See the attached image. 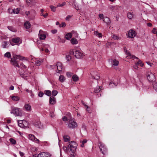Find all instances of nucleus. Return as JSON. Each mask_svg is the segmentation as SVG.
Instances as JSON below:
<instances>
[{"instance_id":"obj_60","label":"nucleus","mask_w":157,"mask_h":157,"mask_svg":"<svg viewBox=\"0 0 157 157\" xmlns=\"http://www.w3.org/2000/svg\"><path fill=\"white\" fill-rule=\"evenodd\" d=\"M66 26V24L65 23L63 22L62 23V24L60 25V27H65Z\"/></svg>"},{"instance_id":"obj_10","label":"nucleus","mask_w":157,"mask_h":157,"mask_svg":"<svg viewBox=\"0 0 157 157\" xmlns=\"http://www.w3.org/2000/svg\"><path fill=\"white\" fill-rule=\"evenodd\" d=\"M23 109L25 110L27 112H30L31 110V106L29 103L25 104Z\"/></svg>"},{"instance_id":"obj_14","label":"nucleus","mask_w":157,"mask_h":157,"mask_svg":"<svg viewBox=\"0 0 157 157\" xmlns=\"http://www.w3.org/2000/svg\"><path fill=\"white\" fill-rule=\"evenodd\" d=\"M43 32V31L41 30H40L39 32V36L40 40H44L46 37V35L45 34L42 33Z\"/></svg>"},{"instance_id":"obj_8","label":"nucleus","mask_w":157,"mask_h":157,"mask_svg":"<svg viewBox=\"0 0 157 157\" xmlns=\"http://www.w3.org/2000/svg\"><path fill=\"white\" fill-rule=\"evenodd\" d=\"M29 139L36 143H39L40 142L39 140L37 139L35 136L33 134H29L28 136Z\"/></svg>"},{"instance_id":"obj_30","label":"nucleus","mask_w":157,"mask_h":157,"mask_svg":"<svg viewBox=\"0 0 157 157\" xmlns=\"http://www.w3.org/2000/svg\"><path fill=\"white\" fill-rule=\"evenodd\" d=\"M72 78L74 81L76 82L78 80V76L75 75H73Z\"/></svg>"},{"instance_id":"obj_21","label":"nucleus","mask_w":157,"mask_h":157,"mask_svg":"<svg viewBox=\"0 0 157 157\" xmlns=\"http://www.w3.org/2000/svg\"><path fill=\"white\" fill-rule=\"evenodd\" d=\"M71 43L72 44H76L78 43V41L75 38H72L71 40Z\"/></svg>"},{"instance_id":"obj_49","label":"nucleus","mask_w":157,"mask_h":157,"mask_svg":"<svg viewBox=\"0 0 157 157\" xmlns=\"http://www.w3.org/2000/svg\"><path fill=\"white\" fill-rule=\"evenodd\" d=\"M87 142V140L86 139L84 140L82 142V144L81 145V146L82 147H83L84 146V144L85 143H86Z\"/></svg>"},{"instance_id":"obj_3","label":"nucleus","mask_w":157,"mask_h":157,"mask_svg":"<svg viewBox=\"0 0 157 157\" xmlns=\"http://www.w3.org/2000/svg\"><path fill=\"white\" fill-rule=\"evenodd\" d=\"M67 126L68 128H74L76 127L77 126V123L74 121V119L72 118L70 119H68Z\"/></svg>"},{"instance_id":"obj_16","label":"nucleus","mask_w":157,"mask_h":157,"mask_svg":"<svg viewBox=\"0 0 157 157\" xmlns=\"http://www.w3.org/2000/svg\"><path fill=\"white\" fill-rule=\"evenodd\" d=\"M9 42L8 41H3L2 43V47L3 48H7L9 46Z\"/></svg>"},{"instance_id":"obj_11","label":"nucleus","mask_w":157,"mask_h":157,"mask_svg":"<svg viewBox=\"0 0 157 157\" xmlns=\"http://www.w3.org/2000/svg\"><path fill=\"white\" fill-rule=\"evenodd\" d=\"M20 40V39L18 37H16L13 38L11 39V40L10 41V44L12 45L13 46L14 45V43H18Z\"/></svg>"},{"instance_id":"obj_43","label":"nucleus","mask_w":157,"mask_h":157,"mask_svg":"<svg viewBox=\"0 0 157 157\" xmlns=\"http://www.w3.org/2000/svg\"><path fill=\"white\" fill-rule=\"evenodd\" d=\"M30 74H30H29V75H27L25 73L24 74H21L20 75L23 78H24L25 79L26 77H27L29 76V74Z\"/></svg>"},{"instance_id":"obj_53","label":"nucleus","mask_w":157,"mask_h":157,"mask_svg":"<svg viewBox=\"0 0 157 157\" xmlns=\"http://www.w3.org/2000/svg\"><path fill=\"white\" fill-rule=\"evenodd\" d=\"M21 67V68H26L27 67L23 63H22L20 64Z\"/></svg>"},{"instance_id":"obj_44","label":"nucleus","mask_w":157,"mask_h":157,"mask_svg":"<svg viewBox=\"0 0 157 157\" xmlns=\"http://www.w3.org/2000/svg\"><path fill=\"white\" fill-rule=\"evenodd\" d=\"M47 67L50 69H54L56 68V66L55 65H48L47 66Z\"/></svg>"},{"instance_id":"obj_34","label":"nucleus","mask_w":157,"mask_h":157,"mask_svg":"<svg viewBox=\"0 0 157 157\" xmlns=\"http://www.w3.org/2000/svg\"><path fill=\"white\" fill-rule=\"evenodd\" d=\"M44 93L45 94L48 96H50L51 95V91L49 90H45Z\"/></svg>"},{"instance_id":"obj_42","label":"nucleus","mask_w":157,"mask_h":157,"mask_svg":"<svg viewBox=\"0 0 157 157\" xmlns=\"http://www.w3.org/2000/svg\"><path fill=\"white\" fill-rule=\"evenodd\" d=\"M66 4L65 2H63L62 3H59L57 5V7H63L65 6Z\"/></svg>"},{"instance_id":"obj_17","label":"nucleus","mask_w":157,"mask_h":157,"mask_svg":"<svg viewBox=\"0 0 157 157\" xmlns=\"http://www.w3.org/2000/svg\"><path fill=\"white\" fill-rule=\"evenodd\" d=\"M103 87L102 86H97L94 89V92L95 93H98L101 90L103 89Z\"/></svg>"},{"instance_id":"obj_18","label":"nucleus","mask_w":157,"mask_h":157,"mask_svg":"<svg viewBox=\"0 0 157 157\" xmlns=\"http://www.w3.org/2000/svg\"><path fill=\"white\" fill-rule=\"evenodd\" d=\"M99 147L100 151L104 154V151H102V148H103L105 146V145L101 142H99Z\"/></svg>"},{"instance_id":"obj_62","label":"nucleus","mask_w":157,"mask_h":157,"mask_svg":"<svg viewBox=\"0 0 157 157\" xmlns=\"http://www.w3.org/2000/svg\"><path fill=\"white\" fill-rule=\"evenodd\" d=\"M156 29L155 28H154L152 30V32L154 34H155V33L156 32Z\"/></svg>"},{"instance_id":"obj_63","label":"nucleus","mask_w":157,"mask_h":157,"mask_svg":"<svg viewBox=\"0 0 157 157\" xmlns=\"http://www.w3.org/2000/svg\"><path fill=\"white\" fill-rule=\"evenodd\" d=\"M30 96H31V97L33 98V97H34V94H33V93L32 91L30 93Z\"/></svg>"},{"instance_id":"obj_35","label":"nucleus","mask_w":157,"mask_h":157,"mask_svg":"<svg viewBox=\"0 0 157 157\" xmlns=\"http://www.w3.org/2000/svg\"><path fill=\"white\" fill-rule=\"evenodd\" d=\"M42 61L40 60H37L35 62V65L37 66H39L40 65Z\"/></svg>"},{"instance_id":"obj_12","label":"nucleus","mask_w":157,"mask_h":157,"mask_svg":"<svg viewBox=\"0 0 157 157\" xmlns=\"http://www.w3.org/2000/svg\"><path fill=\"white\" fill-rule=\"evenodd\" d=\"M91 76L93 78L98 80L100 78V76L96 72H92L91 73Z\"/></svg>"},{"instance_id":"obj_48","label":"nucleus","mask_w":157,"mask_h":157,"mask_svg":"<svg viewBox=\"0 0 157 157\" xmlns=\"http://www.w3.org/2000/svg\"><path fill=\"white\" fill-rule=\"evenodd\" d=\"M109 85L110 87H112L116 86L117 85L116 84V83L112 82L109 83Z\"/></svg>"},{"instance_id":"obj_41","label":"nucleus","mask_w":157,"mask_h":157,"mask_svg":"<svg viewBox=\"0 0 157 157\" xmlns=\"http://www.w3.org/2000/svg\"><path fill=\"white\" fill-rule=\"evenodd\" d=\"M18 126L21 128L24 127V125L22 123V121H18Z\"/></svg>"},{"instance_id":"obj_15","label":"nucleus","mask_w":157,"mask_h":157,"mask_svg":"<svg viewBox=\"0 0 157 157\" xmlns=\"http://www.w3.org/2000/svg\"><path fill=\"white\" fill-rule=\"evenodd\" d=\"M56 103V98L52 96L49 98V103L53 105Z\"/></svg>"},{"instance_id":"obj_13","label":"nucleus","mask_w":157,"mask_h":157,"mask_svg":"<svg viewBox=\"0 0 157 157\" xmlns=\"http://www.w3.org/2000/svg\"><path fill=\"white\" fill-rule=\"evenodd\" d=\"M56 66V67H57L58 72L60 73L62 71L63 68L62 63L60 62H58Z\"/></svg>"},{"instance_id":"obj_37","label":"nucleus","mask_w":157,"mask_h":157,"mask_svg":"<svg viewBox=\"0 0 157 157\" xmlns=\"http://www.w3.org/2000/svg\"><path fill=\"white\" fill-rule=\"evenodd\" d=\"M49 7L52 11L55 12L56 11L57 7H55L53 5H50Z\"/></svg>"},{"instance_id":"obj_45","label":"nucleus","mask_w":157,"mask_h":157,"mask_svg":"<svg viewBox=\"0 0 157 157\" xmlns=\"http://www.w3.org/2000/svg\"><path fill=\"white\" fill-rule=\"evenodd\" d=\"M9 141L10 142L13 144H16V141L12 138H10L9 139Z\"/></svg>"},{"instance_id":"obj_2","label":"nucleus","mask_w":157,"mask_h":157,"mask_svg":"<svg viewBox=\"0 0 157 157\" xmlns=\"http://www.w3.org/2000/svg\"><path fill=\"white\" fill-rule=\"evenodd\" d=\"M10 113L15 116H21L22 114L21 109L14 107H11Z\"/></svg>"},{"instance_id":"obj_55","label":"nucleus","mask_w":157,"mask_h":157,"mask_svg":"<svg viewBox=\"0 0 157 157\" xmlns=\"http://www.w3.org/2000/svg\"><path fill=\"white\" fill-rule=\"evenodd\" d=\"M112 38L114 40H117L119 39V37L115 35H113L112 37Z\"/></svg>"},{"instance_id":"obj_28","label":"nucleus","mask_w":157,"mask_h":157,"mask_svg":"<svg viewBox=\"0 0 157 157\" xmlns=\"http://www.w3.org/2000/svg\"><path fill=\"white\" fill-rule=\"evenodd\" d=\"M63 138L64 141L65 142H68L70 140V138L68 136H63Z\"/></svg>"},{"instance_id":"obj_4","label":"nucleus","mask_w":157,"mask_h":157,"mask_svg":"<svg viewBox=\"0 0 157 157\" xmlns=\"http://www.w3.org/2000/svg\"><path fill=\"white\" fill-rule=\"evenodd\" d=\"M73 54L78 59L82 58L84 56L82 52L80 50H75Z\"/></svg>"},{"instance_id":"obj_46","label":"nucleus","mask_w":157,"mask_h":157,"mask_svg":"<svg viewBox=\"0 0 157 157\" xmlns=\"http://www.w3.org/2000/svg\"><path fill=\"white\" fill-rule=\"evenodd\" d=\"M13 12L14 13L18 14L19 12V10L18 8H17L16 9H14L13 10Z\"/></svg>"},{"instance_id":"obj_5","label":"nucleus","mask_w":157,"mask_h":157,"mask_svg":"<svg viewBox=\"0 0 157 157\" xmlns=\"http://www.w3.org/2000/svg\"><path fill=\"white\" fill-rule=\"evenodd\" d=\"M77 144L74 141H71L69 144V146L68 147H69V149L72 152H74V151L76 150L77 147Z\"/></svg>"},{"instance_id":"obj_51","label":"nucleus","mask_w":157,"mask_h":157,"mask_svg":"<svg viewBox=\"0 0 157 157\" xmlns=\"http://www.w3.org/2000/svg\"><path fill=\"white\" fill-rule=\"evenodd\" d=\"M67 76L68 77H70L71 76L73 75V73L71 72H67L66 73Z\"/></svg>"},{"instance_id":"obj_39","label":"nucleus","mask_w":157,"mask_h":157,"mask_svg":"<svg viewBox=\"0 0 157 157\" xmlns=\"http://www.w3.org/2000/svg\"><path fill=\"white\" fill-rule=\"evenodd\" d=\"M4 56L8 58H10L11 57L10 53L9 52H7L4 54Z\"/></svg>"},{"instance_id":"obj_9","label":"nucleus","mask_w":157,"mask_h":157,"mask_svg":"<svg viewBox=\"0 0 157 157\" xmlns=\"http://www.w3.org/2000/svg\"><path fill=\"white\" fill-rule=\"evenodd\" d=\"M51 156L49 153L45 152H40L38 154V157H50Z\"/></svg>"},{"instance_id":"obj_31","label":"nucleus","mask_w":157,"mask_h":157,"mask_svg":"<svg viewBox=\"0 0 157 157\" xmlns=\"http://www.w3.org/2000/svg\"><path fill=\"white\" fill-rule=\"evenodd\" d=\"M8 29L10 31L13 32H15L17 31V30L13 27L9 26L8 27Z\"/></svg>"},{"instance_id":"obj_61","label":"nucleus","mask_w":157,"mask_h":157,"mask_svg":"<svg viewBox=\"0 0 157 157\" xmlns=\"http://www.w3.org/2000/svg\"><path fill=\"white\" fill-rule=\"evenodd\" d=\"M102 151H104V154H105V152L107 151V149L105 147L103 148H102Z\"/></svg>"},{"instance_id":"obj_56","label":"nucleus","mask_w":157,"mask_h":157,"mask_svg":"<svg viewBox=\"0 0 157 157\" xmlns=\"http://www.w3.org/2000/svg\"><path fill=\"white\" fill-rule=\"evenodd\" d=\"M50 116L51 117H53L55 115L54 113V112L53 111H51L50 112Z\"/></svg>"},{"instance_id":"obj_64","label":"nucleus","mask_w":157,"mask_h":157,"mask_svg":"<svg viewBox=\"0 0 157 157\" xmlns=\"http://www.w3.org/2000/svg\"><path fill=\"white\" fill-rule=\"evenodd\" d=\"M63 149L64 150V151H67V147L66 146H64L63 147Z\"/></svg>"},{"instance_id":"obj_57","label":"nucleus","mask_w":157,"mask_h":157,"mask_svg":"<svg viewBox=\"0 0 157 157\" xmlns=\"http://www.w3.org/2000/svg\"><path fill=\"white\" fill-rule=\"evenodd\" d=\"M99 18L101 19H102L103 20L104 19V18L103 15L102 14H100L99 15Z\"/></svg>"},{"instance_id":"obj_23","label":"nucleus","mask_w":157,"mask_h":157,"mask_svg":"<svg viewBox=\"0 0 157 157\" xmlns=\"http://www.w3.org/2000/svg\"><path fill=\"white\" fill-rule=\"evenodd\" d=\"M112 64L113 66H117L119 64V62L116 59H114L113 60Z\"/></svg>"},{"instance_id":"obj_52","label":"nucleus","mask_w":157,"mask_h":157,"mask_svg":"<svg viewBox=\"0 0 157 157\" xmlns=\"http://www.w3.org/2000/svg\"><path fill=\"white\" fill-rule=\"evenodd\" d=\"M33 0H26V3L29 5H30L33 2Z\"/></svg>"},{"instance_id":"obj_33","label":"nucleus","mask_w":157,"mask_h":157,"mask_svg":"<svg viewBox=\"0 0 157 157\" xmlns=\"http://www.w3.org/2000/svg\"><path fill=\"white\" fill-rule=\"evenodd\" d=\"M69 116H70V117H66L64 116L63 117L62 119L63 120L65 121H69L68 119H70L71 117V114L70 113H69Z\"/></svg>"},{"instance_id":"obj_38","label":"nucleus","mask_w":157,"mask_h":157,"mask_svg":"<svg viewBox=\"0 0 157 157\" xmlns=\"http://www.w3.org/2000/svg\"><path fill=\"white\" fill-rule=\"evenodd\" d=\"M153 85L154 89L156 92H157V82H153Z\"/></svg>"},{"instance_id":"obj_20","label":"nucleus","mask_w":157,"mask_h":157,"mask_svg":"<svg viewBox=\"0 0 157 157\" xmlns=\"http://www.w3.org/2000/svg\"><path fill=\"white\" fill-rule=\"evenodd\" d=\"M126 53H127V54L128 56V58H130V59H132V58H135L136 59H138V58L136 57L134 55H131L130 53L129 52H128L127 51L126 52Z\"/></svg>"},{"instance_id":"obj_59","label":"nucleus","mask_w":157,"mask_h":157,"mask_svg":"<svg viewBox=\"0 0 157 157\" xmlns=\"http://www.w3.org/2000/svg\"><path fill=\"white\" fill-rule=\"evenodd\" d=\"M137 65H138L136 63L133 66V68L136 69H137L138 68V67L137 66Z\"/></svg>"},{"instance_id":"obj_36","label":"nucleus","mask_w":157,"mask_h":157,"mask_svg":"<svg viewBox=\"0 0 157 157\" xmlns=\"http://www.w3.org/2000/svg\"><path fill=\"white\" fill-rule=\"evenodd\" d=\"M83 105H84L85 107L86 108V110L88 113H91V110L90 109V108L89 107V106L85 104L84 103H83Z\"/></svg>"},{"instance_id":"obj_24","label":"nucleus","mask_w":157,"mask_h":157,"mask_svg":"<svg viewBox=\"0 0 157 157\" xmlns=\"http://www.w3.org/2000/svg\"><path fill=\"white\" fill-rule=\"evenodd\" d=\"M24 25L26 29H28L30 27L31 25L29 21H26L24 23Z\"/></svg>"},{"instance_id":"obj_32","label":"nucleus","mask_w":157,"mask_h":157,"mask_svg":"<svg viewBox=\"0 0 157 157\" xmlns=\"http://www.w3.org/2000/svg\"><path fill=\"white\" fill-rule=\"evenodd\" d=\"M35 125L40 128H43V126L41 124L40 121L37 122L36 124Z\"/></svg>"},{"instance_id":"obj_25","label":"nucleus","mask_w":157,"mask_h":157,"mask_svg":"<svg viewBox=\"0 0 157 157\" xmlns=\"http://www.w3.org/2000/svg\"><path fill=\"white\" fill-rule=\"evenodd\" d=\"M94 35L97 36L99 38L102 37V35L101 33H99L98 31H95L94 32Z\"/></svg>"},{"instance_id":"obj_27","label":"nucleus","mask_w":157,"mask_h":157,"mask_svg":"<svg viewBox=\"0 0 157 157\" xmlns=\"http://www.w3.org/2000/svg\"><path fill=\"white\" fill-rule=\"evenodd\" d=\"M59 80L60 82H63L65 80V78L63 75H60L59 77Z\"/></svg>"},{"instance_id":"obj_19","label":"nucleus","mask_w":157,"mask_h":157,"mask_svg":"<svg viewBox=\"0 0 157 157\" xmlns=\"http://www.w3.org/2000/svg\"><path fill=\"white\" fill-rule=\"evenodd\" d=\"M10 98L14 101H18L20 100V98L19 97L14 95L10 96Z\"/></svg>"},{"instance_id":"obj_26","label":"nucleus","mask_w":157,"mask_h":157,"mask_svg":"<svg viewBox=\"0 0 157 157\" xmlns=\"http://www.w3.org/2000/svg\"><path fill=\"white\" fill-rule=\"evenodd\" d=\"M72 36V34L71 33H68L67 34L65 35V37L67 40H69Z\"/></svg>"},{"instance_id":"obj_40","label":"nucleus","mask_w":157,"mask_h":157,"mask_svg":"<svg viewBox=\"0 0 157 157\" xmlns=\"http://www.w3.org/2000/svg\"><path fill=\"white\" fill-rule=\"evenodd\" d=\"M127 17L129 19H131L132 18L133 14L130 12H128L127 13Z\"/></svg>"},{"instance_id":"obj_22","label":"nucleus","mask_w":157,"mask_h":157,"mask_svg":"<svg viewBox=\"0 0 157 157\" xmlns=\"http://www.w3.org/2000/svg\"><path fill=\"white\" fill-rule=\"evenodd\" d=\"M103 21L107 25L110 24V22L109 19L107 17H105L103 19Z\"/></svg>"},{"instance_id":"obj_6","label":"nucleus","mask_w":157,"mask_h":157,"mask_svg":"<svg viewBox=\"0 0 157 157\" xmlns=\"http://www.w3.org/2000/svg\"><path fill=\"white\" fill-rule=\"evenodd\" d=\"M147 78L149 81H152L155 80V77L153 73L150 72L147 73Z\"/></svg>"},{"instance_id":"obj_47","label":"nucleus","mask_w":157,"mask_h":157,"mask_svg":"<svg viewBox=\"0 0 157 157\" xmlns=\"http://www.w3.org/2000/svg\"><path fill=\"white\" fill-rule=\"evenodd\" d=\"M58 93V92L57 91L54 90L52 91L51 94L53 96H56L57 94Z\"/></svg>"},{"instance_id":"obj_58","label":"nucleus","mask_w":157,"mask_h":157,"mask_svg":"<svg viewBox=\"0 0 157 157\" xmlns=\"http://www.w3.org/2000/svg\"><path fill=\"white\" fill-rule=\"evenodd\" d=\"M71 16L70 15H68L66 18V21H69V19L71 17Z\"/></svg>"},{"instance_id":"obj_29","label":"nucleus","mask_w":157,"mask_h":157,"mask_svg":"<svg viewBox=\"0 0 157 157\" xmlns=\"http://www.w3.org/2000/svg\"><path fill=\"white\" fill-rule=\"evenodd\" d=\"M71 33L72 34V36L75 37H78V35L76 31H73L71 32Z\"/></svg>"},{"instance_id":"obj_50","label":"nucleus","mask_w":157,"mask_h":157,"mask_svg":"<svg viewBox=\"0 0 157 157\" xmlns=\"http://www.w3.org/2000/svg\"><path fill=\"white\" fill-rule=\"evenodd\" d=\"M66 59L68 61H70L71 59V57L69 55H67L66 56Z\"/></svg>"},{"instance_id":"obj_7","label":"nucleus","mask_w":157,"mask_h":157,"mask_svg":"<svg viewBox=\"0 0 157 157\" xmlns=\"http://www.w3.org/2000/svg\"><path fill=\"white\" fill-rule=\"evenodd\" d=\"M136 34L135 31L130 29L128 31L127 36L129 38H133L136 36Z\"/></svg>"},{"instance_id":"obj_1","label":"nucleus","mask_w":157,"mask_h":157,"mask_svg":"<svg viewBox=\"0 0 157 157\" xmlns=\"http://www.w3.org/2000/svg\"><path fill=\"white\" fill-rule=\"evenodd\" d=\"M29 58L25 57L20 55H16L13 56L11 60V63L12 65L15 67H20V66L18 65V61H17V59H18L20 60H24L28 61Z\"/></svg>"},{"instance_id":"obj_54","label":"nucleus","mask_w":157,"mask_h":157,"mask_svg":"<svg viewBox=\"0 0 157 157\" xmlns=\"http://www.w3.org/2000/svg\"><path fill=\"white\" fill-rule=\"evenodd\" d=\"M44 95V93L43 92H42L41 91L39 92L38 96L39 97H42Z\"/></svg>"}]
</instances>
